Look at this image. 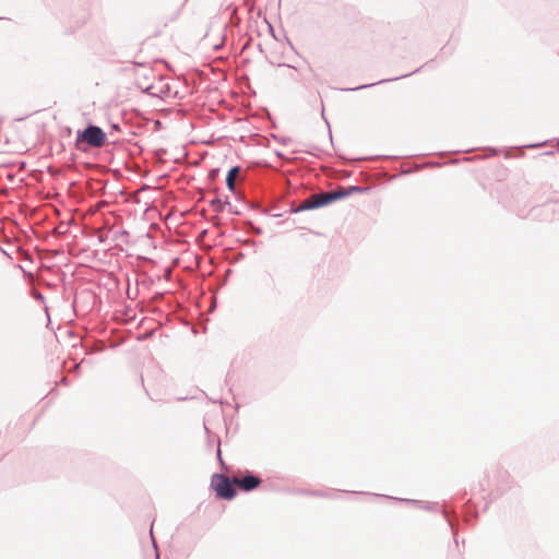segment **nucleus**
Wrapping results in <instances>:
<instances>
[{"label": "nucleus", "instance_id": "nucleus-1", "mask_svg": "<svg viewBox=\"0 0 559 559\" xmlns=\"http://www.w3.org/2000/svg\"><path fill=\"white\" fill-rule=\"evenodd\" d=\"M358 190L359 189L357 187H350L348 189L343 188V189H338L335 191L312 194L302 202L301 209L309 210V209L320 207V206L330 204L331 202H333L335 200H340V199H343V198L349 195V193L352 191H358Z\"/></svg>", "mask_w": 559, "mask_h": 559}, {"label": "nucleus", "instance_id": "nucleus-2", "mask_svg": "<svg viewBox=\"0 0 559 559\" xmlns=\"http://www.w3.org/2000/svg\"><path fill=\"white\" fill-rule=\"evenodd\" d=\"M234 479L230 480L223 474L214 475L212 478V487L216 496L222 499L230 500L236 496Z\"/></svg>", "mask_w": 559, "mask_h": 559}, {"label": "nucleus", "instance_id": "nucleus-3", "mask_svg": "<svg viewBox=\"0 0 559 559\" xmlns=\"http://www.w3.org/2000/svg\"><path fill=\"white\" fill-rule=\"evenodd\" d=\"M106 133L96 126H90L82 132L78 133L76 141L86 143L92 147H102L106 142Z\"/></svg>", "mask_w": 559, "mask_h": 559}, {"label": "nucleus", "instance_id": "nucleus-4", "mask_svg": "<svg viewBox=\"0 0 559 559\" xmlns=\"http://www.w3.org/2000/svg\"><path fill=\"white\" fill-rule=\"evenodd\" d=\"M234 484L245 491H250L261 484V479L253 475H247L241 478L235 477Z\"/></svg>", "mask_w": 559, "mask_h": 559}, {"label": "nucleus", "instance_id": "nucleus-5", "mask_svg": "<svg viewBox=\"0 0 559 559\" xmlns=\"http://www.w3.org/2000/svg\"><path fill=\"white\" fill-rule=\"evenodd\" d=\"M238 174H239L238 167H233L227 174L226 182H227L228 189L231 191H234V189H235V181H236Z\"/></svg>", "mask_w": 559, "mask_h": 559}, {"label": "nucleus", "instance_id": "nucleus-6", "mask_svg": "<svg viewBox=\"0 0 559 559\" xmlns=\"http://www.w3.org/2000/svg\"><path fill=\"white\" fill-rule=\"evenodd\" d=\"M212 205L216 212H222L225 204L221 200H213Z\"/></svg>", "mask_w": 559, "mask_h": 559}]
</instances>
